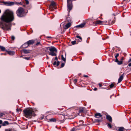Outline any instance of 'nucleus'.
I'll return each mask as SVG.
<instances>
[{
  "label": "nucleus",
  "instance_id": "1",
  "mask_svg": "<svg viewBox=\"0 0 131 131\" xmlns=\"http://www.w3.org/2000/svg\"><path fill=\"white\" fill-rule=\"evenodd\" d=\"M1 19L6 22L12 21L14 19L13 13L10 11H6L2 16Z\"/></svg>",
  "mask_w": 131,
  "mask_h": 131
},
{
  "label": "nucleus",
  "instance_id": "2",
  "mask_svg": "<svg viewBox=\"0 0 131 131\" xmlns=\"http://www.w3.org/2000/svg\"><path fill=\"white\" fill-rule=\"evenodd\" d=\"M36 111V110H33L32 108L27 109L24 110L23 112L26 117L31 118L32 116H35V114L34 112Z\"/></svg>",
  "mask_w": 131,
  "mask_h": 131
},
{
  "label": "nucleus",
  "instance_id": "3",
  "mask_svg": "<svg viewBox=\"0 0 131 131\" xmlns=\"http://www.w3.org/2000/svg\"><path fill=\"white\" fill-rule=\"evenodd\" d=\"M45 51L49 50L50 52L47 51L49 52V54L52 56H56L57 54L55 52H57V49L54 47H47L45 48Z\"/></svg>",
  "mask_w": 131,
  "mask_h": 131
},
{
  "label": "nucleus",
  "instance_id": "4",
  "mask_svg": "<svg viewBox=\"0 0 131 131\" xmlns=\"http://www.w3.org/2000/svg\"><path fill=\"white\" fill-rule=\"evenodd\" d=\"M24 10L21 7L19 8L17 11V16L19 17H22L23 16Z\"/></svg>",
  "mask_w": 131,
  "mask_h": 131
},
{
  "label": "nucleus",
  "instance_id": "5",
  "mask_svg": "<svg viewBox=\"0 0 131 131\" xmlns=\"http://www.w3.org/2000/svg\"><path fill=\"white\" fill-rule=\"evenodd\" d=\"M67 20L69 21V22L66 24L65 25L63 26L64 29H66L69 28L70 26H71V20L70 19V18H67Z\"/></svg>",
  "mask_w": 131,
  "mask_h": 131
},
{
  "label": "nucleus",
  "instance_id": "6",
  "mask_svg": "<svg viewBox=\"0 0 131 131\" xmlns=\"http://www.w3.org/2000/svg\"><path fill=\"white\" fill-rule=\"evenodd\" d=\"M72 0H67V7L69 10H71L72 9Z\"/></svg>",
  "mask_w": 131,
  "mask_h": 131
},
{
  "label": "nucleus",
  "instance_id": "7",
  "mask_svg": "<svg viewBox=\"0 0 131 131\" xmlns=\"http://www.w3.org/2000/svg\"><path fill=\"white\" fill-rule=\"evenodd\" d=\"M56 3L53 1L51 3L50 5L49 6V8L51 10L56 9Z\"/></svg>",
  "mask_w": 131,
  "mask_h": 131
},
{
  "label": "nucleus",
  "instance_id": "8",
  "mask_svg": "<svg viewBox=\"0 0 131 131\" xmlns=\"http://www.w3.org/2000/svg\"><path fill=\"white\" fill-rule=\"evenodd\" d=\"M103 21L99 20H97L96 21H94V23L96 25L100 24L102 25V24Z\"/></svg>",
  "mask_w": 131,
  "mask_h": 131
},
{
  "label": "nucleus",
  "instance_id": "9",
  "mask_svg": "<svg viewBox=\"0 0 131 131\" xmlns=\"http://www.w3.org/2000/svg\"><path fill=\"white\" fill-rule=\"evenodd\" d=\"M84 109V108H80L79 110V113H78L79 115H81V113H83Z\"/></svg>",
  "mask_w": 131,
  "mask_h": 131
},
{
  "label": "nucleus",
  "instance_id": "10",
  "mask_svg": "<svg viewBox=\"0 0 131 131\" xmlns=\"http://www.w3.org/2000/svg\"><path fill=\"white\" fill-rule=\"evenodd\" d=\"M102 116V115L100 113H97L95 114V116L96 118H99Z\"/></svg>",
  "mask_w": 131,
  "mask_h": 131
},
{
  "label": "nucleus",
  "instance_id": "11",
  "mask_svg": "<svg viewBox=\"0 0 131 131\" xmlns=\"http://www.w3.org/2000/svg\"><path fill=\"white\" fill-rule=\"evenodd\" d=\"M106 118L110 122H112V117L109 115H106Z\"/></svg>",
  "mask_w": 131,
  "mask_h": 131
},
{
  "label": "nucleus",
  "instance_id": "12",
  "mask_svg": "<svg viewBox=\"0 0 131 131\" xmlns=\"http://www.w3.org/2000/svg\"><path fill=\"white\" fill-rule=\"evenodd\" d=\"M124 77V74L120 76L118 79V83H119L121 82L123 80Z\"/></svg>",
  "mask_w": 131,
  "mask_h": 131
},
{
  "label": "nucleus",
  "instance_id": "13",
  "mask_svg": "<svg viewBox=\"0 0 131 131\" xmlns=\"http://www.w3.org/2000/svg\"><path fill=\"white\" fill-rule=\"evenodd\" d=\"M85 23H83L81 24L77 25L76 26L77 27H79V28H82L85 25Z\"/></svg>",
  "mask_w": 131,
  "mask_h": 131
},
{
  "label": "nucleus",
  "instance_id": "14",
  "mask_svg": "<svg viewBox=\"0 0 131 131\" xmlns=\"http://www.w3.org/2000/svg\"><path fill=\"white\" fill-rule=\"evenodd\" d=\"M28 46H29L30 45L33 44L34 43V41L32 40H30L28 41L27 42Z\"/></svg>",
  "mask_w": 131,
  "mask_h": 131
},
{
  "label": "nucleus",
  "instance_id": "15",
  "mask_svg": "<svg viewBox=\"0 0 131 131\" xmlns=\"http://www.w3.org/2000/svg\"><path fill=\"white\" fill-rule=\"evenodd\" d=\"M7 53L10 55H13L15 54V52L13 51H7Z\"/></svg>",
  "mask_w": 131,
  "mask_h": 131
},
{
  "label": "nucleus",
  "instance_id": "16",
  "mask_svg": "<svg viewBox=\"0 0 131 131\" xmlns=\"http://www.w3.org/2000/svg\"><path fill=\"white\" fill-rule=\"evenodd\" d=\"M124 128L123 127H118V131H124Z\"/></svg>",
  "mask_w": 131,
  "mask_h": 131
},
{
  "label": "nucleus",
  "instance_id": "17",
  "mask_svg": "<svg viewBox=\"0 0 131 131\" xmlns=\"http://www.w3.org/2000/svg\"><path fill=\"white\" fill-rule=\"evenodd\" d=\"M60 63V62L59 61H57V62L56 61H55L53 63V65L55 66L56 65L57 66H59Z\"/></svg>",
  "mask_w": 131,
  "mask_h": 131
},
{
  "label": "nucleus",
  "instance_id": "18",
  "mask_svg": "<svg viewBox=\"0 0 131 131\" xmlns=\"http://www.w3.org/2000/svg\"><path fill=\"white\" fill-rule=\"evenodd\" d=\"M28 46L27 42L25 43L22 46V47L24 48L27 47Z\"/></svg>",
  "mask_w": 131,
  "mask_h": 131
},
{
  "label": "nucleus",
  "instance_id": "19",
  "mask_svg": "<svg viewBox=\"0 0 131 131\" xmlns=\"http://www.w3.org/2000/svg\"><path fill=\"white\" fill-rule=\"evenodd\" d=\"M23 51L24 53H30V50H27L24 49L23 50Z\"/></svg>",
  "mask_w": 131,
  "mask_h": 131
},
{
  "label": "nucleus",
  "instance_id": "20",
  "mask_svg": "<svg viewBox=\"0 0 131 131\" xmlns=\"http://www.w3.org/2000/svg\"><path fill=\"white\" fill-rule=\"evenodd\" d=\"M15 4V3L13 2H8V6H11L14 5Z\"/></svg>",
  "mask_w": 131,
  "mask_h": 131
},
{
  "label": "nucleus",
  "instance_id": "21",
  "mask_svg": "<svg viewBox=\"0 0 131 131\" xmlns=\"http://www.w3.org/2000/svg\"><path fill=\"white\" fill-rule=\"evenodd\" d=\"M49 121L51 122H56V119L55 118H51V119H49Z\"/></svg>",
  "mask_w": 131,
  "mask_h": 131
},
{
  "label": "nucleus",
  "instance_id": "22",
  "mask_svg": "<svg viewBox=\"0 0 131 131\" xmlns=\"http://www.w3.org/2000/svg\"><path fill=\"white\" fill-rule=\"evenodd\" d=\"M0 49H1L2 51H4L5 50V48L3 46H0Z\"/></svg>",
  "mask_w": 131,
  "mask_h": 131
},
{
  "label": "nucleus",
  "instance_id": "23",
  "mask_svg": "<svg viewBox=\"0 0 131 131\" xmlns=\"http://www.w3.org/2000/svg\"><path fill=\"white\" fill-rule=\"evenodd\" d=\"M61 59H62L64 61H66V58L64 57L63 55H61Z\"/></svg>",
  "mask_w": 131,
  "mask_h": 131
},
{
  "label": "nucleus",
  "instance_id": "24",
  "mask_svg": "<svg viewBox=\"0 0 131 131\" xmlns=\"http://www.w3.org/2000/svg\"><path fill=\"white\" fill-rule=\"evenodd\" d=\"M123 63V61L122 60H121L117 62V64L118 65H121Z\"/></svg>",
  "mask_w": 131,
  "mask_h": 131
},
{
  "label": "nucleus",
  "instance_id": "25",
  "mask_svg": "<svg viewBox=\"0 0 131 131\" xmlns=\"http://www.w3.org/2000/svg\"><path fill=\"white\" fill-rule=\"evenodd\" d=\"M107 126L109 128H111L112 127V126L111 124L110 123H107Z\"/></svg>",
  "mask_w": 131,
  "mask_h": 131
},
{
  "label": "nucleus",
  "instance_id": "26",
  "mask_svg": "<svg viewBox=\"0 0 131 131\" xmlns=\"http://www.w3.org/2000/svg\"><path fill=\"white\" fill-rule=\"evenodd\" d=\"M76 37L77 38H79L80 39V40L79 41H81L82 40V38L80 36H76Z\"/></svg>",
  "mask_w": 131,
  "mask_h": 131
},
{
  "label": "nucleus",
  "instance_id": "27",
  "mask_svg": "<svg viewBox=\"0 0 131 131\" xmlns=\"http://www.w3.org/2000/svg\"><path fill=\"white\" fill-rule=\"evenodd\" d=\"M8 123L7 121H5L4 122V124H3V126L6 125H8Z\"/></svg>",
  "mask_w": 131,
  "mask_h": 131
},
{
  "label": "nucleus",
  "instance_id": "28",
  "mask_svg": "<svg viewBox=\"0 0 131 131\" xmlns=\"http://www.w3.org/2000/svg\"><path fill=\"white\" fill-rule=\"evenodd\" d=\"M76 41L74 40V41H71V43L72 45H74L76 43Z\"/></svg>",
  "mask_w": 131,
  "mask_h": 131
},
{
  "label": "nucleus",
  "instance_id": "29",
  "mask_svg": "<svg viewBox=\"0 0 131 131\" xmlns=\"http://www.w3.org/2000/svg\"><path fill=\"white\" fill-rule=\"evenodd\" d=\"M114 86V84L113 83H112L111 85H110V86L111 88H112Z\"/></svg>",
  "mask_w": 131,
  "mask_h": 131
},
{
  "label": "nucleus",
  "instance_id": "30",
  "mask_svg": "<svg viewBox=\"0 0 131 131\" xmlns=\"http://www.w3.org/2000/svg\"><path fill=\"white\" fill-rule=\"evenodd\" d=\"M15 4H16L18 5H21L22 4L21 3V2H20V3H17H17H15Z\"/></svg>",
  "mask_w": 131,
  "mask_h": 131
},
{
  "label": "nucleus",
  "instance_id": "31",
  "mask_svg": "<svg viewBox=\"0 0 131 131\" xmlns=\"http://www.w3.org/2000/svg\"><path fill=\"white\" fill-rule=\"evenodd\" d=\"M26 3L27 5H28L29 3V2L28 0H25Z\"/></svg>",
  "mask_w": 131,
  "mask_h": 131
},
{
  "label": "nucleus",
  "instance_id": "32",
  "mask_svg": "<svg viewBox=\"0 0 131 131\" xmlns=\"http://www.w3.org/2000/svg\"><path fill=\"white\" fill-rule=\"evenodd\" d=\"M24 58L27 60H29V59H30L29 57H24Z\"/></svg>",
  "mask_w": 131,
  "mask_h": 131
},
{
  "label": "nucleus",
  "instance_id": "33",
  "mask_svg": "<svg viewBox=\"0 0 131 131\" xmlns=\"http://www.w3.org/2000/svg\"><path fill=\"white\" fill-rule=\"evenodd\" d=\"M119 56V54L118 53H117L116 55L115 56V58H117L118 56Z\"/></svg>",
  "mask_w": 131,
  "mask_h": 131
},
{
  "label": "nucleus",
  "instance_id": "34",
  "mask_svg": "<svg viewBox=\"0 0 131 131\" xmlns=\"http://www.w3.org/2000/svg\"><path fill=\"white\" fill-rule=\"evenodd\" d=\"M11 39L13 40H14L15 39V37L14 36H12L11 37Z\"/></svg>",
  "mask_w": 131,
  "mask_h": 131
},
{
  "label": "nucleus",
  "instance_id": "35",
  "mask_svg": "<svg viewBox=\"0 0 131 131\" xmlns=\"http://www.w3.org/2000/svg\"><path fill=\"white\" fill-rule=\"evenodd\" d=\"M5 131H13L12 129H8L6 130Z\"/></svg>",
  "mask_w": 131,
  "mask_h": 131
},
{
  "label": "nucleus",
  "instance_id": "36",
  "mask_svg": "<svg viewBox=\"0 0 131 131\" xmlns=\"http://www.w3.org/2000/svg\"><path fill=\"white\" fill-rule=\"evenodd\" d=\"M64 65V63H62L61 64V67H63Z\"/></svg>",
  "mask_w": 131,
  "mask_h": 131
},
{
  "label": "nucleus",
  "instance_id": "37",
  "mask_svg": "<svg viewBox=\"0 0 131 131\" xmlns=\"http://www.w3.org/2000/svg\"><path fill=\"white\" fill-rule=\"evenodd\" d=\"M77 82V80L76 79H75L74 80V83L75 84Z\"/></svg>",
  "mask_w": 131,
  "mask_h": 131
},
{
  "label": "nucleus",
  "instance_id": "38",
  "mask_svg": "<svg viewBox=\"0 0 131 131\" xmlns=\"http://www.w3.org/2000/svg\"><path fill=\"white\" fill-rule=\"evenodd\" d=\"M4 4H5V5H8V2H4Z\"/></svg>",
  "mask_w": 131,
  "mask_h": 131
},
{
  "label": "nucleus",
  "instance_id": "39",
  "mask_svg": "<svg viewBox=\"0 0 131 131\" xmlns=\"http://www.w3.org/2000/svg\"><path fill=\"white\" fill-rule=\"evenodd\" d=\"M119 61L117 58H116L115 60V62H118Z\"/></svg>",
  "mask_w": 131,
  "mask_h": 131
},
{
  "label": "nucleus",
  "instance_id": "40",
  "mask_svg": "<svg viewBox=\"0 0 131 131\" xmlns=\"http://www.w3.org/2000/svg\"><path fill=\"white\" fill-rule=\"evenodd\" d=\"M40 44V42H38L36 44V45L37 46H38Z\"/></svg>",
  "mask_w": 131,
  "mask_h": 131
},
{
  "label": "nucleus",
  "instance_id": "41",
  "mask_svg": "<svg viewBox=\"0 0 131 131\" xmlns=\"http://www.w3.org/2000/svg\"><path fill=\"white\" fill-rule=\"evenodd\" d=\"M75 130V129L73 128H72L70 131H74Z\"/></svg>",
  "mask_w": 131,
  "mask_h": 131
},
{
  "label": "nucleus",
  "instance_id": "42",
  "mask_svg": "<svg viewBox=\"0 0 131 131\" xmlns=\"http://www.w3.org/2000/svg\"><path fill=\"white\" fill-rule=\"evenodd\" d=\"M84 77H88V76L87 75H84Z\"/></svg>",
  "mask_w": 131,
  "mask_h": 131
},
{
  "label": "nucleus",
  "instance_id": "43",
  "mask_svg": "<svg viewBox=\"0 0 131 131\" xmlns=\"http://www.w3.org/2000/svg\"><path fill=\"white\" fill-rule=\"evenodd\" d=\"M128 66H129V67L131 66V63H129V64H128Z\"/></svg>",
  "mask_w": 131,
  "mask_h": 131
},
{
  "label": "nucleus",
  "instance_id": "44",
  "mask_svg": "<svg viewBox=\"0 0 131 131\" xmlns=\"http://www.w3.org/2000/svg\"><path fill=\"white\" fill-rule=\"evenodd\" d=\"M16 111H17V112L18 113L19 112V110L18 108L16 109Z\"/></svg>",
  "mask_w": 131,
  "mask_h": 131
},
{
  "label": "nucleus",
  "instance_id": "45",
  "mask_svg": "<svg viewBox=\"0 0 131 131\" xmlns=\"http://www.w3.org/2000/svg\"><path fill=\"white\" fill-rule=\"evenodd\" d=\"M2 123V121L1 120H0V124H1Z\"/></svg>",
  "mask_w": 131,
  "mask_h": 131
},
{
  "label": "nucleus",
  "instance_id": "46",
  "mask_svg": "<svg viewBox=\"0 0 131 131\" xmlns=\"http://www.w3.org/2000/svg\"><path fill=\"white\" fill-rule=\"evenodd\" d=\"M124 59V57H122V58L121 59V60L122 61Z\"/></svg>",
  "mask_w": 131,
  "mask_h": 131
},
{
  "label": "nucleus",
  "instance_id": "47",
  "mask_svg": "<svg viewBox=\"0 0 131 131\" xmlns=\"http://www.w3.org/2000/svg\"><path fill=\"white\" fill-rule=\"evenodd\" d=\"M99 85L100 87H101L102 86V85L100 83H99Z\"/></svg>",
  "mask_w": 131,
  "mask_h": 131
},
{
  "label": "nucleus",
  "instance_id": "48",
  "mask_svg": "<svg viewBox=\"0 0 131 131\" xmlns=\"http://www.w3.org/2000/svg\"><path fill=\"white\" fill-rule=\"evenodd\" d=\"M131 61V58L128 61V62H130Z\"/></svg>",
  "mask_w": 131,
  "mask_h": 131
},
{
  "label": "nucleus",
  "instance_id": "49",
  "mask_svg": "<svg viewBox=\"0 0 131 131\" xmlns=\"http://www.w3.org/2000/svg\"><path fill=\"white\" fill-rule=\"evenodd\" d=\"M55 59L56 60H58V58L57 57H56L55 58Z\"/></svg>",
  "mask_w": 131,
  "mask_h": 131
},
{
  "label": "nucleus",
  "instance_id": "50",
  "mask_svg": "<svg viewBox=\"0 0 131 131\" xmlns=\"http://www.w3.org/2000/svg\"><path fill=\"white\" fill-rule=\"evenodd\" d=\"M49 57L47 56V59H49Z\"/></svg>",
  "mask_w": 131,
  "mask_h": 131
},
{
  "label": "nucleus",
  "instance_id": "51",
  "mask_svg": "<svg viewBox=\"0 0 131 131\" xmlns=\"http://www.w3.org/2000/svg\"><path fill=\"white\" fill-rule=\"evenodd\" d=\"M10 27H9L7 29V30H9L10 29Z\"/></svg>",
  "mask_w": 131,
  "mask_h": 131
},
{
  "label": "nucleus",
  "instance_id": "52",
  "mask_svg": "<svg viewBox=\"0 0 131 131\" xmlns=\"http://www.w3.org/2000/svg\"><path fill=\"white\" fill-rule=\"evenodd\" d=\"M97 90V89L96 88H95L94 89V90Z\"/></svg>",
  "mask_w": 131,
  "mask_h": 131
},
{
  "label": "nucleus",
  "instance_id": "53",
  "mask_svg": "<svg viewBox=\"0 0 131 131\" xmlns=\"http://www.w3.org/2000/svg\"><path fill=\"white\" fill-rule=\"evenodd\" d=\"M3 114H1V116H3Z\"/></svg>",
  "mask_w": 131,
  "mask_h": 131
},
{
  "label": "nucleus",
  "instance_id": "54",
  "mask_svg": "<svg viewBox=\"0 0 131 131\" xmlns=\"http://www.w3.org/2000/svg\"><path fill=\"white\" fill-rule=\"evenodd\" d=\"M116 130L118 131V129H117V128H116Z\"/></svg>",
  "mask_w": 131,
  "mask_h": 131
},
{
  "label": "nucleus",
  "instance_id": "55",
  "mask_svg": "<svg viewBox=\"0 0 131 131\" xmlns=\"http://www.w3.org/2000/svg\"><path fill=\"white\" fill-rule=\"evenodd\" d=\"M97 120L99 122L100 121L99 120Z\"/></svg>",
  "mask_w": 131,
  "mask_h": 131
},
{
  "label": "nucleus",
  "instance_id": "56",
  "mask_svg": "<svg viewBox=\"0 0 131 131\" xmlns=\"http://www.w3.org/2000/svg\"><path fill=\"white\" fill-rule=\"evenodd\" d=\"M1 9H0V13H1Z\"/></svg>",
  "mask_w": 131,
  "mask_h": 131
},
{
  "label": "nucleus",
  "instance_id": "57",
  "mask_svg": "<svg viewBox=\"0 0 131 131\" xmlns=\"http://www.w3.org/2000/svg\"><path fill=\"white\" fill-rule=\"evenodd\" d=\"M63 117V118H64V117L63 115H62Z\"/></svg>",
  "mask_w": 131,
  "mask_h": 131
},
{
  "label": "nucleus",
  "instance_id": "58",
  "mask_svg": "<svg viewBox=\"0 0 131 131\" xmlns=\"http://www.w3.org/2000/svg\"><path fill=\"white\" fill-rule=\"evenodd\" d=\"M2 54H3V53H1V55H2Z\"/></svg>",
  "mask_w": 131,
  "mask_h": 131
},
{
  "label": "nucleus",
  "instance_id": "59",
  "mask_svg": "<svg viewBox=\"0 0 131 131\" xmlns=\"http://www.w3.org/2000/svg\"><path fill=\"white\" fill-rule=\"evenodd\" d=\"M1 127V126L0 125V128Z\"/></svg>",
  "mask_w": 131,
  "mask_h": 131
}]
</instances>
